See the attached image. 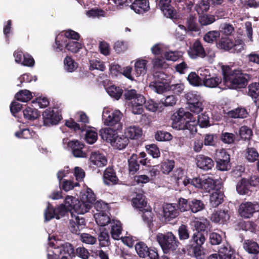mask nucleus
<instances>
[{"mask_svg":"<svg viewBox=\"0 0 259 259\" xmlns=\"http://www.w3.org/2000/svg\"><path fill=\"white\" fill-rule=\"evenodd\" d=\"M224 89H237L244 87L250 79L249 75L240 70H232L228 66L222 67Z\"/></svg>","mask_w":259,"mask_h":259,"instance_id":"f257e3e1","label":"nucleus"},{"mask_svg":"<svg viewBox=\"0 0 259 259\" xmlns=\"http://www.w3.org/2000/svg\"><path fill=\"white\" fill-rule=\"evenodd\" d=\"M172 127L179 130H188L192 133L197 132V122L192 115L183 108H180L172 116Z\"/></svg>","mask_w":259,"mask_h":259,"instance_id":"f03ea898","label":"nucleus"},{"mask_svg":"<svg viewBox=\"0 0 259 259\" xmlns=\"http://www.w3.org/2000/svg\"><path fill=\"white\" fill-rule=\"evenodd\" d=\"M156 239L164 253L175 250L179 243L177 237L171 232L158 233L156 235Z\"/></svg>","mask_w":259,"mask_h":259,"instance_id":"7ed1b4c3","label":"nucleus"},{"mask_svg":"<svg viewBox=\"0 0 259 259\" xmlns=\"http://www.w3.org/2000/svg\"><path fill=\"white\" fill-rule=\"evenodd\" d=\"M154 80L151 82L149 87L157 94H162L170 90L171 77L163 72H156L154 75Z\"/></svg>","mask_w":259,"mask_h":259,"instance_id":"20e7f679","label":"nucleus"},{"mask_svg":"<svg viewBox=\"0 0 259 259\" xmlns=\"http://www.w3.org/2000/svg\"><path fill=\"white\" fill-rule=\"evenodd\" d=\"M259 211V204L256 202H245L242 203L238 209L240 215L244 219H249Z\"/></svg>","mask_w":259,"mask_h":259,"instance_id":"39448f33","label":"nucleus"},{"mask_svg":"<svg viewBox=\"0 0 259 259\" xmlns=\"http://www.w3.org/2000/svg\"><path fill=\"white\" fill-rule=\"evenodd\" d=\"M122 114L119 110L110 111L104 109L103 111L102 118L104 124L108 126H113L118 123Z\"/></svg>","mask_w":259,"mask_h":259,"instance_id":"423d86ee","label":"nucleus"},{"mask_svg":"<svg viewBox=\"0 0 259 259\" xmlns=\"http://www.w3.org/2000/svg\"><path fill=\"white\" fill-rule=\"evenodd\" d=\"M171 0H160L158 3V6L165 17L176 19L178 18L177 13L171 6Z\"/></svg>","mask_w":259,"mask_h":259,"instance_id":"0eeeda50","label":"nucleus"},{"mask_svg":"<svg viewBox=\"0 0 259 259\" xmlns=\"http://www.w3.org/2000/svg\"><path fill=\"white\" fill-rule=\"evenodd\" d=\"M44 124L47 126L56 124L61 119V116L51 108L46 109L42 113Z\"/></svg>","mask_w":259,"mask_h":259,"instance_id":"6e6552de","label":"nucleus"},{"mask_svg":"<svg viewBox=\"0 0 259 259\" xmlns=\"http://www.w3.org/2000/svg\"><path fill=\"white\" fill-rule=\"evenodd\" d=\"M223 0H201L196 6V10L199 14H204L209 9L210 6L221 5Z\"/></svg>","mask_w":259,"mask_h":259,"instance_id":"1a4fd4ad","label":"nucleus"},{"mask_svg":"<svg viewBox=\"0 0 259 259\" xmlns=\"http://www.w3.org/2000/svg\"><path fill=\"white\" fill-rule=\"evenodd\" d=\"M188 53L192 59H196L197 57L204 58L206 56V52L198 40L196 41L189 48Z\"/></svg>","mask_w":259,"mask_h":259,"instance_id":"9d476101","label":"nucleus"},{"mask_svg":"<svg viewBox=\"0 0 259 259\" xmlns=\"http://www.w3.org/2000/svg\"><path fill=\"white\" fill-rule=\"evenodd\" d=\"M230 218L228 210H220L214 211L210 216V220L215 223L224 224L227 223Z\"/></svg>","mask_w":259,"mask_h":259,"instance_id":"9b49d317","label":"nucleus"},{"mask_svg":"<svg viewBox=\"0 0 259 259\" xmlns=\"http://www.w3.org/2000/svg\"><path fill=\"white\" fill-rule=\"evenodd\" d=\"M179 211L172 204H166L163 206L162 218L165 222H169L179 215Z\"/></svg>","mask_w":259,"mask_h":259,"instance_id":"f8f14e48","label":"nucleus"},{"mask_svg":"<svg viewBox=\"0 0 259 259\" xmlns=\"http://www.w3.org/2000/svg\"><path fill=\"white\" fill-rule=\"evenodd\" d=\"M65 39H71L74 40H78L79 38V33H59L56 37L55 39V45L54 46L56 51L59 52L62 50V45L61 42L63 41V38ZM64 42H66L67 41L64 40Z\"/></svg>","mask_w":259,"mask_h":259,"instance_id":"ddd939ff","label":"nucleus"},{"mask_svg":"<svg viewBox=\"0 0 259 259\" xmlns=\"http://www.w3.org/2000/svg\"><path fill=\"white\" fill-rule=\"evenodd\" d=\"M256 185V181L251 180V177L250 181L246 179H242L237 184L236 190L240 195L248 194L250 191V187L251 186H255Z\"/></svg>","mask_w":259,"mask_h":259,"instance_id":"4468645a","label":"nucleus"},{"mask_svg":"<svg viewBox=\"0 0 259 259\" xmlns=\"http://www.w3.org/2000/svg\"><path fill=\"white\" fill-rule=\"evenodd\" d=\"M130 8L136 13L143 14L149 10V3L147 0H135Z\"/></svg>","mask_w":259,"mask_h":259,"instance_id":"2eb2a0df","label":"nucleus"},{"mask_svg":"<svg viewBox=\"0 0 259 259\" xmlns=\"http://www.w3.org/2000/svg\"><path fill=\"white\" fill-rule=\"evenodd\" d=\"M68 145L72 150V154L76 157H85L86 154L83 152L82 149L84 145L78 140H72L68 142Z\"/></svg>","mask_w":259,"mask_h":259,"instance_id":"dca6fc26","label":"nucleus"},{"mask_svg":"<svg viewBox=\"0 0 259 259\" xmlns=\"http://www.w3.org/2000/svg\"><path fill=\"white\" fill-rule=\"evenodd\" d=\"M179 27L186 31L197 32L200 30V26L197 22V18L192 15H190L187 18L186 26L180 25Z\"/></svg>","mask_w":259,"mask_h":259,"instance_id":"f3484780","label":"nucleus"},{"mask_svg":"<svg viewBox=\"0 0 259 259\" xmlns=\"http://www.w3.org/2000/svg\"><path fill=\"white\" fill-rule=\"evenodd\" d=\"M219 255L222 259H234L235 251L228 243H224L219 249Z\"/></svg>","mask_w":259,"mask_h":259,"instance_id":"a211bd4d","label":"nucleus"},{"mask_svg":"<svg viewBox=\"0 0 259 259\" xmlns=\"http://www.w3.org/2000/svg\"><path fill=\"white\" fill-rule=\"evenodd\" d=\"M124 135L128 139L136 140L142 136V130L138 126L131 125L125 129Z\"/></svg>","mask_w":259,"mask_h":259,"instance_id":"6ab92c4d","label":"nucleus"},{"mask_svg":"<svg viewBox=\"0 0 259 259\" xmlns=\"http://www.w3.org/2000/svg\"><path fill=\"white\" fill-rule=\"evenodd\" d=\"M148 61L143 58H139L135 60L134 69L137 76L144 75L146 73Z\"/></svg>","mask_w":259,"mask_h":259,"instance_id":"aec40b11","label":"nucleus"},{"mask_svg":"<svg viewBox=\"0 0 259 259\" xmlns=\"http://www.w3.org/2000/svg\"><path fill=\"white\" fill-rule=\"evenodd\" d=\"M197 166L203 169H210L214 165V163L211 158L205 156L203 155H200L197 157Z\"/></svg>","mask_w":259,"mask_h":259,"instance_id":"412c9836","label":"nucleus"},{"mask_svg":"<svg viewBox=\"0 0 259 259\" xmlns=\"http://www.w3.org/2000/svg\"><path fill=\"white\" fill-rule=\"evenodd\" d=\"M90 160L91 163L98 167L104 166L106 165L107 162L105 156L97 152L92 153Z\"/></svg>","mask_w":259,"mask_h":259,"instance_id":"4be33fe9","label":"nucleus"},{"mask_svg":"<svg viewBox=\"0 0 259 259\" xmlns=\"http://www.w3.org/2000/svg\"><path fill=\"white\" fill-rule=\"evenodd\" d=\"M146 103V101L143 96H139L137 101L132 102V110L134 114H141L143 111V105Z\"/></svg>","mask_w":259,"mask_h":259,"instance_id":"5701e85b","label":"nucleus"},{"mask_svg":"<svg viewBox=\"0 0 259 259\" xmlns=\"http://www.w3.org/2000/svg\"><path fill=\"white\" fill-rule=\"evenodd\" d=\"M101 136L104 140L112 145L117 136V133L111 128H106L101 131Z\"/></svg>","mask_w":259,"mask_h":259,"instance_id":"b1692460","label":"nucleus"},{"mask_svg":"<svg viewBox=\"0 0 259 259\" xmlns=\"http://www.w3.org/2000/svg\"><path fill=\"white\" fill-rule=\"evenodd\" d=\"M103 179L104 183L108 185L115 184L118 181V178L113 169L111 168H107L105 170Z\"/></svg>","mask_w":259,"mask_h":259,"instance_id":"393cba45","label":"nucleus"},{"mask_svg":"<svg viewBox=\"0 0 259 259\" xmlns=\"http://www.w3.org/2000/svg\"><path fill=\"white\" fill-rule=\"evenodd\" d=\"M223 199L224 194L223 192L219 190H217L210 195V203L212 207H216L223 202Z\"/></svg>","mask_w":259,"mask_h":259,"instance_id":"a878e982","label":"nucleus"},{"mask_svg":"<svg viewBox=\"0 0 259 259\" xmlns=\"http://www.w3.org/2000/svg\"><path fill=\"white\" fill-rule=\"evenodd\" d=\"M91 208V204L81 199L80 201L77 199L76 203L73 205L72 210H74L77 214H84L88 212Z\"/></svg>","mask_w":259,"mask_h":259,"instance_id":"bb28decb","label":"nucleus"},{"mask_svg":"<svg viewBox=\"0 0 259 259\" xmlns=\"http://www.w3.org/2000/svg\"><path fill=\"white\" fill-rule=\"evenodd\" d=\"M122 232L121 223L117 220H112L111 222V234L112 237L115 240H118L120 238Z\"/></svg>","mask_w":259,"mask_h":259,"instance_id":"cd10ccee","label":"nucleus"},{"mask_svg":"<svg viewBox=\"0 0 259 259\" xmlns=\"http://www.w3.org/2000/svg\"><path fill=\"white\" fill-rule=\"evenodd\" d=\"M202 180L203 178L199 177L190 179L187 177H185L184 180L182 181V183L185 187H187L188 188H190L191 186H194L195 188L201 189L202 187Z\"/></svg>","mask_w":259,"mask_h":259,"instance_id":"c85d7f7f","label":"nucleus"},{"mask_svg":"<svg viewBox=\"0 0 259 259\" xmlns=\"http://www.w3.org/2000/svg\"><path fill=\"white\" fill-rule=\"evenodd\" d=\"M128 142V139L125 136H119L117 135L111 145L115 149L122 150L126 147Z\"/></svg>","mask_w":259,"mask_h":259,"instance_id":"c756f323","label":"nucleus"},{"mask_svg":"<svg viewBox=\"0 0 259 259\" xmlns=\"http://www.w3.org/2000/svg\"><path fill=\"white\" fill-rule=\"evenodd\" d=\"M133 206L138 208L140 211L148 206L145 201V196L142 194H137L135 198L132 200Z\"/></svg>","mask_w":259,"mask_h":259,"instance_id":"7c9ffc66","label":"nucleus"},{"mask_svg":"<svg viewBox=\"0 0 259 259\" xmlns=\"http://www.w3.org/2000/svg\"><path fill=\"white\" fill-rule=\"evenodd\" d=\"M23 112L24 118L29 120L36 119L40 116V113L36 109L29 107L26 108Z\"/></svg>","mask_w":259,"mask_h":259,"instance_id":"2f4dec72","label":"nucleus"},{"mask_svg":"<svg viewBox=\"0 0 259 259\" xmlns=\"http://www.w3.org/2000/svg\"><path fill=\"white\" fill-rule=\"evenodd\" d=\"M130 172L135 174L139 169L140 165L138 162V155L133 154L128 160Z\"/></svg>","mask_w":259,"mask_h":259,"instance_id":"473e14b6","label":"nucleus"},{"mask_svg":"<svg viewBox=\"0 0 259 259\" xmlns=\"http://www.w3.org/2000/svg\"><path fill=\"white\" fill-rule=\"evenodd\" d=\"M95 220L98 225L105 226L110 222V219L108 215L103 212L97 213L94 215Z\"/></svg>","mask_w":259,"mask_h":259,"instance_id":"72a5a7b5","label":"nucleus"},{"mask_svg":"<svg viewBox=\"0 0 259 259\" xmlns=\"http://www.w3.org/2000/svg\"><path fill=\"white\" fill-rule=\"evenodd\" d=\"M222 82V78L218 76H210L202 83V85L207 88H217Z\"/></svg>","mask_w":259,"mask_h":259,"instance_id":"f704fd0d","label":"nucleus"},{"mask_svg":"<svg viewBox=\"0 0 259 259\" xmlns=\"http://www.w3.org/2000/svg\"><path fill=\"white\" fill-rule=\"evenodd\" d=\"M243 247L249 253L257 254L259 253V246L254 241L249 240L245 241Z\"/></svg>","mask_w":259,"mask_h":259,"instance_id":"c9c22d12","label":"nucleus"},{"mask_svg":"<svg viewBox=\"0 0 259 259\" xmlns=\"http://www.w3.org/2000/svg\"><path fill=\"white\" fill-rule=\"evenodd\" d=\"M185 97L188 102V105L197 102L203 101L200 94L196 91L189 92L185 94Z\"/></svg>","mask_w":259,"mask_h":259,"instance_id":"e433bc0d","label":"nucleus"},{"mask_svg":"<svg viewBox=\"0 0 259 259\" xmlns=\"http://www.w3.org/2000/svg\"><path fill=\"white\" fill-rule=\"evenodd\" d=\"M108 95L116 100H118L123 94V91L119 87L111 85L106 89Z\"/></svg>","mask_w":259,"mask_h":259,"instance_id":"4c0bfd02","label":"nucleus"},{"mask_svg":"<svg viewBox=\"0 0 259 259\" xmlns=\"http://www.w3.org/2000/svg\"><path fill=\"white\" fill-rule=\"evenodd\" d=\"M32 96L31 92L27 90H21L15 95V98L21 102H26L29 101Z\"/></svg>","mask_w":259,"mask_h":259,"instance_id":"58836bf2","label":"nucleus"},{"mask_svg":"<svg viewBox=\"0 0 259 259\" xmlns=\"http://www.w3.org/2000/svg\"><path fill=\"white\" fill-rule=\"evenodd\" d=\"M135 249L138 254L141 257L147 256L148 253V247L145 243L142 242L136 243Z\"/></svg>","mask_w":259,"mask_h":259,"instance_id":"ea45409f","label":"nucleus"},{"mask_svg":"<svg viewBox=\"0 0 259 259\" xmlns=\"http://www.w3.org/2000/svg\"><path fill=\"white\" fill-rule=\"evenodd\" d=\"M204 204L201 201L193 199L190 201L189 210H191L193 213H196L202 210L204 208Z\"/></svg>","mask_w":259,"mask_h":259,"instance_id":"a19ab883","label":"nucleus"},{"mask_svg":"<svg viewBox=\"0 0 259 259\" xmlns=\"http://www.w3.org/2000/svg\"><path fill=\"white\" fill-rule=\"evenodd\" d=\"M90 69L104 71L106 69V66L104 63L100 60L92 59L90 61Z\"/></svg>","mask_w":259,"mask_h":259,"instance_id":"79ce46f5","label":"nucleus"},{"mask_svg":"<svg viewBox=\"0 0 259 259\" xmlns=\"http://www.w3.org/2000/svg\"><path fill=\"white\" fill-rule=\"evenodd\" d=\"M106 12L104 10L98 8H92L91 10L87 11L85 14L89 17L100 18L101 17H105Z\"/></svg>","mask_w":259,"mask_h":259,"instance_id":"37998d69","label":"nucleus"},{"mask_svg":"<svg viewBox=\"0 0 259 259\" xmlns=\"http://www.w3.org/2000/svg\"><path fill=\"white\" fill-rule=\"evenodd\" d=\"M215 184V181L210 177L207 178H203L202 187L201 189L209 192L210 190L214 189Z\"/></svg>","mask_w":259,"mask_h":259,"instance_id":"c03bdc74","label":"nucleus"},{"mask_svg":"<svg viewBox=\"0 0 259 259\" xmlns=\"http://www.w3.org/2000/svg\"><path fill=\"white\" fill-rule=\"evenodd\" d=\"M242 34L241 37H237L235 41V43L233 45V48L231 52H236L237 53L241 52L244 49V41H245V39L243 40Z\"/></svg>","mask_w":259,"mask_h":259,"instance_id":"a18cd8bd","label":"nucleus"},{"mask_svg":"<svg viewBox=\"0 0 259 259\" xmlns=\"http://www.w3.org/2000/svg\"><path fill=\"white\" fill-rule=\"evenodd\" d=\"M205 241L204 235L200 232L194 233L191 240V243L194 245H202Z\"/></svg>","mask_w":259,"mask_h":259,"instance_id":"49530a36","label":"nucleus"},{"mask_svg":"<svg viewBox=\"0 0 259 259\" xmlns=\"http://www.w3.org/2000/svg\"><path fill=\"white\" fill-rule=\"evenodd\" d=\"M140 211L142 212V217L145 222L147 223L152 222L153 218V214L149 206L143 209V210H141Z\"/></svg>","mask_w":259,"mask_h":259,"instance_id":"de8ad7c7","label":"nucleus"},{"mask_svg":"<svg viewBox=\"0 0 259 259\" xmlns=\"http://www.w3.org/2000/svg\"><path fill=\"white\" fill-rule=\"evenodd\" d=\"M82 199L92 206V204L96 200V197L93 191L90 188H87Z\"/></svg>","mask_w":259,"mask_h":259,"instance_id":"09e8293b","label":"nucleus"},{"mask_svg":"<svg viewBox=\"0 0 259 259\" xmlns=\"http://www.w3.org/2000/svg\"><path fill=\"white\" fill-rule=\"evenodd\" d=\"M219 44L222 48L226 50H231L232 49L233 43L230 39L226 36V35L224 37L222 36L220 38Z\"/></svg>","mask_w":259,"mask_h":259,"instance_id":"8fccbe9b","label":"nucleus"},{"mask_svg":"<svg viewBox=\"0 0 259 259\" xmlns=\"http://www.w3.org/2000/svg\"><path fill=\"white\" fill-rule=\"evenodd\" d=\"M97 133L94 130H89L86 131L84 139L90 144H94L97 140Z\"/></svg>","mask_w":259,"mask_h":259,"instance_id":"3c124183","label":"nucleus"},{"mask_svg":"<svg viewBox=\"0 0 259 259\" xmlns=\"http://www.w3.org/2000/svg\"><path fill=\"white\" fill-rule=\"evenodd\" d=\"M188 80L190 84L194 86H201L202 85V82L199 76L195 72H191L188 77Z\"/></svg>","mask_w":259,"mask_h":259,"instance_id":"603ef678","label":"nucleus"},{"mask_svg":"<svg viewBox=\"0 0 259 259\" xmlns=\"http://www.w3.org/2000/svg\"><path fill=\"white\" fill-rule=\"evenodd\" d=\"M194 226L198 231H205L209 226V222L206 219L194 222Z\"/></svg>","mask_w":259,"mask_h":259,"instance_id":"864d4df0","label":"nucleus"},{"mask_svg":"<svg viewBox=\"0 0 259 259\" xmlns=\"http://www.w3.org/2000/svg\"><path fill=\"white\" fill-rule=\"evenodd\" d=\"M155 138L158 141H166L170 140L172 138V136L167 132L158 131L155 133Z\"/></svg>","mask_w":259,"mask_h":259,"instance_id":"5fc2aeb1","label":"nucleus"},{"mask_svg":"<svg viewBox=\"0 0 259 259\" xmlns=\"http://www.w3.org/2000/svg\"><path fill=\"white\" fill-rule=\"evenodd\" d=\"M258 153L253 148H247L246 150L245 157L250 162L255 161L258 157Z\"/></svg>","mask_w":259,"mask_h":259,"instance_id":"6e6d98bb","label":"nucleus"},{"mask_svg":"<svg viewBox=\"0 0 259 259\" xmlns=\"http://www.w3.org/2000/svg\"><path fill=\"white\" fill-rule=\"evenodd\" d=\"M98 240L101 246H108L110 244L109 235L106 232H102L99 235Z\"/></svg>","mask_w":259,"mask_h":259,"instance_id":"4d7b16f0","label":"nucleus"},{"mask_svg":"<svg viewBox=\"0 0 259 259\" xmlns=\"http://www.w3.org/2000/svg\"><path fill=\"white\" fill-rule=\"evenodd\" d=\"M190 248L192 249L194 255L198 258H202L204 255L202 245H194L191 244Z\"/></svg>","mask_w":259,"mask_h":259,"instance_id":"13d9d810","label":"nucleus"},{"mask_svg":"<svg viewBox=\"0 0 259 259\" xmlns=\"http://www.w3.org/2000/svg\"><path fill=\"white\" fill-rule=\"evenodd\" d=\"M209 240L211 245H219L222 241V237L221 235L217 233L211 232L209 234Z\"/></svg>","mask_w":259,"mask_h":259,"instance_id":"bf43d9fd","label":"nucleus"},{"mask_svg":"<svg viewBox=\"0 0 259 259\" xmlns=\"http://www.w3.org/2000/svg\"><path fill=\"white\" fill-rule=\"evenodd\" d=\"M65 69L68 72H72L77 67V64L69 57H66L64 60Z\"/></svg>","mask_w":259,"mask_h":259,"instance_id":"052dcab7","label":"nucleus"},{"mask_svg":"<svg viewBox=\"0 0 259 259\" xmlns=\"http://www.w3.org/2000/svg\"><path fill=\"white\" fill-rule=\"evenodd\" d=\"M66 48L72 53H77L82 48V45L78 42L72 40L66 44Z\"/></svg>","mask_w":259,"mask_h":259,"instance_id":"680f3d73","label":"nucleus"},{"mask_svg":"<svg viewBox=\"0 0 259 259\" xmlns=\"http://www.w3.org/2000/svg\"><path fill=\"white\" fill-rule=\"evenodd\" d=\"M220 33H205L203 36L204 40L208 43H213L219 41Z\"/></svg>","mask_w":259,"mask_h":259,"instance_id":"e2e57ef3","label":"nucleus"},{"mask_svg":"<svg viewBox=\"0 0 259 259\" xmlns=\"http://www.w3.org/2000/svg\"><path fill=\"white\" fill-rule=\"evenodd\" d=\"M198 121H196L201 127H206L209 125V117L206 113H202L197 117Z\"/></svg>","mask_w":259,"mask_h":259,"instance_id":"0e129e2a","label":"nucleus"},{"mask_svg":"<svg viewBox=\"0 0 259 259\" xmlns=\"http://www.w3.org/2000/svg\"><path fill=\"white\" fill-rule=\"evenodd\" d=\"M188 108L192 112L196 114L199 113L203 109V101L189 104Z\"/></svg>","mask_w":259,"mask_h":259,"instance_id":"69168bd1","label":"nucleus"},{"mask_svg":"<svg viewBox=\"0 0 259 259\" xmlns=\"http://www.w3.org/2000/svg\"><path fill=\"white\" fill-rule=\"evenodd\" d=\"M81 241L85 244H94L96 241V238L88 233H83L80 235Z\"/></svg>","mask_w":259,"mask_h":259,"instance_id":"338daca9","label":"nucleus"},{"mask_svg":"<svg viewBox=\"0 0 259 259\" xmlns=\"http://www.w3.org/2000/svg\"><path fill=\"white\" fill-rule=\"evenodd\" d=\"M248 89V94L252 97L255 98L259 95V82L251 83Z\"/></svg>","mask_w":259,"mask_h":259,"instance_id":"774afa93","label":"nucleus"}]
</instances>
